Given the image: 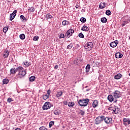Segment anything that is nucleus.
<instances>
[{"label": "nucleus", "mask_w": 130, "mask_h": 130, "mask_svg": "<svg viewBox=\"0 0 130 130\" xmlns=\"http://www.w3.org/2000/svg\"><path fill=\"white\" fill-rule=\"evenodd\" d=\"M17 71L19 72L18 73V77L20 79L23 78V77H25L26 75V70H24V68L22 67H17Z\"/></svg>", "instance_id": "f257e3e1"}, {"label": "nucleus", "mask_w": 130, "mask_h": 130, "mask_svg": "<svg viewBox=\"0 0 130 130\" xmlns=\"http://www.w3.org/2000/svg\"><path fill=\"white\" fill-rule=\"evenodd\" d=\"M89 101H90V100L88 99H83L80 100L78 101V104L81 107L83 106L85 107L88 105V104L89 103Z\"/></svg>", "instance_id": "f03ea898"}, {"label": "nucleus", "mask_w": 130, "mask_h": 130, "mask_svg": "<svg viewBox=\"0 0 130 130\" xmlns=\"http://www.w3.org/2000/svg\"><path fill=\"white\" fill-rule=\"evenodd\" d=\"M103 121H104V116H100L95 118L94 123H95V124H100V123H102Z\"/></svg>", "instance_id": "7ed1b4c3"}, {"label": "nucleus", "mask_w": 130, "mask_h": 130, "mask_svg": "<svg viewBox=\"0 0 130 130\" xmlns=\"http://www.w3.org/2000/svg\"><path fill=\"white\" fill-rule=\"evenodd\" d=\"M84 48L86 49L87 51H90L93 48V43L89 42L86 44L84 46Z\"/></svg>", "instance_id": "20e7f679"}, {"label": "nucleus", "mask_w": 130, "mask_h": 130, "mask_svg": "<svg viewBox=\"0 0 130 130\" xmlns=\"http://www.w3.org/2000/svg\"><path fill=\"white\" fill-rule=\"evenodd\" d=\"M51 106H52V105H51V103L49 102H46L43 106V110H47V109H50Z\"/></svg>", "instance_id": "39448f33"}, {"label": "nucleus", "mask_w": 130, "mask_h": 130, "mask_svg": "<svg viewBox=\"0 0 130 130\" xmlns=\"http://www.w3.org/2000/svg\"><path fill=\"white\" fill-rule=\"evenodd\" d=\"M113 97L116 99L117 98H120L121 97V94H120V92L118 90H115L114 92L113 93Z\"/></svg>", "instance_id": "423d86ee"}, {"label": "nucleus", "mask_w": 130, "mask_h": 130, "mask_svg": "<svg viewBox=\"0 0 130 130\" xmlns=\"http://www.w3.org/2000/svg\"><path fill=\"white\" fill-rule=\"evenodd\" d=\"M104 120L106 123L109 124L112 123V118L110 117H106L104 116Z\"/></svg>", "instance_id": "0eeeda50"}, {"label": "nucleus", "mask_w": 130, "mask_h": 130, "mask_svg": "<svg viewBox=\"0 0 130 130\" xmlns=\"http://www.w3.org/2000/svg\"><path fill=\"white\" fill-rule=\"evenodd\" d=\"M74 30L73 29H69L65 34L66 37H70V36H72L73 35V33H74Z\"/></svg>", "instance_id": "6e6552de"}, {"label": "nucleus", "mask_w": 130, "mask_h": 130, "mask_svg": "<svg viewBox=\"0 0 130 130\" xmlns=\"http://www.w3.org/2000/svg\"><path fill=\"white\" fill-rule=\"evenodd\" d=\"M17 15V10H14L13 12L10 14V21H13V19H15V17H16V15Z\"/></svg>", "instance_id": "1a4fd4ad"}, {"label": "nucleus", "mask_w": 130, "mask_h": 130, "mask_svg": "<svg viewBox=\"0 0 130 130\" xmlns=\"http://www.w3.org/2000/svg\"><path fill=\"white\" fill-rule=\"evenodd\" d=\"M117 44H118V41L116 40L114 42H111L110 44V46H111V47H116V46H117Z\"/></svg>", "instance_id": "9d476101"}, {"label": "nucleus", "mask_w": 130, "mask_h": 130, "mask_svg": "<svg viewBox=\"0 0 130 130\" xmlns=\"http://www.w3.org/2000/svg\"><path fill=\"white\" fill-rule=\"evenodd\" d=\"M115 56L116 58H121V57L123 56V55H122V54H121L120 52H118L115 53Z\"/></svg>", "instance_id": "9b49d317"}, {"label": "nucleus", "mask_w": 130, "mask_h": 130, "mask_svg": "<svg viewBox=\"0 0 130 130\" xmlns=\"http://www.w3.org/2000/svg\"><path fill=\"white\" fill-rule=\"evenodd\" d=\"M18 68L15 69V68H12L11 70H10V73L12 75H15L17 72H18Z\"/></svg>", "instance_id": "f8f14e48"}, {"label": "nucleus", "mask_w": 130, "mask_h": 130, "mask_svg": "<svg viewBox=\"0 0 130 130\" xmlns=\"http://www.w3.org/2000/svg\"><path fill=\"white\" fill-rule=\"evenodd\" d=\"M122 77V75H121V74L120 73H119L114 76V79L115 80H119V79H120Z\"/></svg>", "instance_id": "ddd939ff"}, {"label": "nucleus", "mask_w": 130, "mask_h": 130, "mask_svg": "<svg viewBox=\"0 0 130 130\" xmlns=\"http://www.w3.org/2000/svg\"><path fill=\"white\" fill-rule=\"evenodd\" d=\"M106 7V4L105 3H101L99 5L100 9H104Z\"/></svg>", "instance_id": "4468645a"}, {"label": "nucleus", "mask_w": 130, "mask_h": 130, "mask_svg": "<svg viewBox=\"0 0 130 130\" xmlns=\"http://www.w3.org/2000/svg\"><path fill=\"white\" fill-rule=\"evenodd\" d=\"M98 106V101L94 100L92 103V107L93 108H96Z\"/></svg>", "instance_id": "2eb2a0df"}, {"label": "nucleus", "mask_w": 130, "mask_h": 130, "mask_svg": "<svg viewBox=\"0 0 130 130\" xmlns=\"http://www.w3.org/2000/svg\"><path fill=\"white\" fill-rule=\"evenodd\" d=\"M9 54H10V51H9L8 50H6L4 54V57L6 58V57L9 56Z\"/></svg>", "instance_id": "dca6fc26"}, {"label": "nucleus", "mask_w": 130, "mask_h": 130, "mask_svg": "<svg viewBox=\"0 0 130 130\" xmlns=\"http://www.w3.org/2000/svg\"><path fill=\"white\" fill-rule=\"evenodd\" d=\"M81 30L82 31H89V27H87L86 25H83L82 28H81Z\"/></svg>", "instance_id": "f3484780"}, {"label": "nucleus", "mask_w": 130, "mask_h": 130, "mask_svg": "<svg viewBox=\"0 0 130 130\" xmlns=\"http://www.w3.org/2000/svg\"><path fill=\"white\" fill-rule=\"evenodd\" d=\"M63 92L62 91H59L57 92V93L56 94V97L57 98H59V97H61V96H62Z\"/></svg>", "instance_id": "a211bd4d"}, {"label": "nucleus", "mask_w": 130, "mask_h": 130, "mask_svg": "<svg viewBox=\"0 0 130 130\" xmlns=\"http://www.w3.org/2000/svg\"><path fill=\"white\" fill-rule=\"evenodd\" d=\"M69 107L72 108L75 106V102H70L68 103Z\"/></svg>", "instance_id": "6ab92c4d"}, {"label": "nucleus", "mask_w": 130, "mask_h": 130, "mask_svg": "<svg viewBox=\"0 0 130 130\" xmlns=\"http://www.w3.org/2000/svg\"><path fill=\"white\" fill-rule=\"evenodd\" d=\"M113 96H112V95L110 94L108 96V100H109V101H110V102H112V101H113Z\"/></svg>", "instance_id": "aec40b11"}, {"label": "nucleus", "mask_w": 130, "mask_h": 130, "mask_svg": "<svg viewBox=\"0 0 130 130\" xmlns=\"http://www.w3.org/2000/svg\"><path fill=\"white\" fill-rule=\"evenodd\" d=\"M90 68H91V67L90 66V64H88L85 68L86 73H89V71H90Z\"/></svg>", "instance_id": "412c9836"}, {"label": "nucleus", "mask_w": 130, "mask_h": 130, "mask_svg": "<svg viewBox=\"0 0 130 130\" xmlns=\"http://www.w3.org/2000/svg\"><path fill=\"white\" fill-rule=\"evenodd\" d=\"M128 23H129V20H128L124 21L122 24V26L123 27V26H125V25H126Z\"/></svg>", "instance_id": "4be33fe9"}, {"label": "nucleus", "mask_w": 130, "mask_h": 130, "mask_svg": "<svg viewBox=\"0 0 130 130\" xmlns=\"http://www.w3.org/2000/svg\"><path fill=\"white\" fill-rule=\"evenodd\" d=\"M25 38H26V36L24 34H22L19 35V38H20L21 40H24V39H25Z\"/></svg>", "instance_id": "5701e85b"}, {"label": "nucleus", "mask_w": 130, "mask_h": 130, "mask_svg": "<svg viewBox=\"0 0 130 130\" xmlns=\"http://www.w3.org/2000/svg\"><path fill=\"white\" fill-rule=\"evenodd\" d=\"M9 82V79H4L3 81V83L5 85H7V84H8Z\"/></svg>", "instance_id": "b1692460"}, {"label": "nucleus", "mask_w": 130, "mask_h": 130, "mask_svg": "<svg viewBox=\"0 0 130 130\" xmlns=\"http://www.w3.org/2000/svg\"><path fill=\"white\" fill-rule=\"evenodd\" d=\"M101 21L102 23H106L107 19L106 17H103L101 18Z\"/></svg>", "instance_id": "393cba45"}, {"label": "nucleus", "mask_w": 130, "mask_h": 130, "mask_svg": "<svg viewBox=\"0 0 130 130\" xmlns=\"http://www.w3.org/2000/svg\"><path fill=\"white\" fill-rule=\"evenodd\" d=\"M49 98V96L48 94H45L43 96V99L44 100H46L47 99H48Z\"/></svg>", "instance_id": "a878e982"}, {"label": "nucleus", "mask_w": 130, "mask_h": 130, "mask_svg": "<svg viewBox=\"0 0 130 130\" xmlns=\"http://www.w3.org/2000/svg\"><path fill=\"white\" fill-rule=\"evenodd\" d=\"M35 81V76H31L29 78V82H34Z\"/></svg>", "instance_id": "bb28decb"}, {"label": "nucleus", "mask_w": 130, "mask_h": 130, "mask_svg": "<svg viewBox=\"0 0 130 130\" xmlns=\"http://www.w3.org/2000/svg\"><path fill=\"white\" fill-rule=\"evenodd\" d=\"M106 15H107V16H110V15H111V11L109 10H107L106 11Z\"/></svg>", "instance_id": "cd10ccee"}, {"label": "nucleus", "mask_w": 130, "mask_h": 130, "mask_svg": "<svg viewBox=\"0 0 130 130\" xmlns=\"http://www.w3.org/2000/svg\"><path fill=\"white\" fill-rule=\"evenodd\" d=\"M8 30H9V27H4L3 28V32L4 33H7V32H8Z\"/></svg>", "instance_id": "c85d7f7f"}, {"label": "nucleus", "mask_w": 130, "mask_h": 130, "mask_svg": "<svg viewBox=\"0 0 130 130\" xmlns=\"http://www.w3.org/2000/svg\"><path fill=\"white\" fill-rule=\"evenodd\" d=\"M54 124V121H51L49 122V127H51V126H52V125H53Z\"/></svg>", "instance_id": "c756f323"}, {"label": "nucleus", "mask_w": 130, "mask_h": 130, "mask_svg": "<svg viewBox=\"0 0 130 130\" xmlns=\"http://www.w3.org/2000/svg\"><path fill=\"white\" fill-rule=\"evenodd\" d=\"M80 21L82 23H85V22H86V21H87V20L85 18L82 17L80 19Z\"/></svg>", "instance_id": "7c9ffc66"}, {"label": "nucleus", "mask_w": 130, "mask_h": 130, "mask_svg": "<svg viewBox=\"0 0 130 130\" xmlns=\"http://www.w3.org/2000/svg\"><path fill=\"white\" fill-rule=\"evenodd\" d=\"M47 19H51L52 18V16L50 15V14H47L46 16Z\"/></svg>", "instance_id": "2f4dec72"}, {"label": "nucleus", "mask_w": 130, "mask_h": 130, "mask_svg": "<svg viewBox=\"0 0 130 130\" xmlns=\"http://www.w3.org/2000/svg\"><path fill=\"white\" fill-rule=\"evenodd\" d=\"M23 64L26 66V67H29V66H30V64H29V62L27 61H24Z\"/></svg>", "instance_id": "473e14b6"}, {"label": "nucleus", "mask_w": 130, "mask_h": 130, "mask_svg": "<svg viewBox=\"0 0 130 130\" xmlns=\"http://www.w3.org/2000/svg\"><path fill=\"white\" fill-rule=\"evenodd\" d=\"M79 114H81L82 116L85 115V111L81 110L80 111Z\"/></svg>", "instance_id": "72a5a7b5"}, {"label": "nucleus", "mask_w": 130, "mask_h": 130, "mask_svg": "<svg viewBox=\"0 0 130 130\" xmlns=\"http://www.w3.org/2000/svg\"><path fill=\"white\" fill-rule=\"evenodd\" d=\"M28 11L29 12H31V13H33L35 11V9L33 7H31L29 9H28Z\"/></svg>", "instance_id": "f704fd0d"}, {"label": "nucleus", "mask_w": 130, "mask_h": 130, "mask_svg": "<svg viewBox=\"0 0 130 130\" xmlns=\"http://www.w3.org/2000/svg\"><path fill=\"white\" fill-rule=\"evenodd\" d=\"M13 101H14V100H13V99H12V98H9L7 100V102H8L9 103H11Z\"/></svg>", "instance_id": "c9c22d12"}, {"label": "nucleus", "mask_w": 130, "mask_h": 130, "mask_svg": "<svg viewBox=\"0 0 130 130\" xmlns=\"http://www.w3.org/2000/svg\"><path fill=\"white\" fill-rule=\"evenodd\" d=\"M79 37H80V38H84V35L83 34V33L81 32L78 35Z\"/></svg>", "instance_id": "e433bc0d"}, {"label": "nucleus", "mask_w": 130, "mask_h": 130, "mask_svg": "<svg viewBox=\"0 0 130 130\" xmlns=\"http://www.w3.org/2000/svg\"><path fill=\"white\" fill-rule=\"evenodd\" d=\"M73 47V44L71 43L67 46L68 49H71Z\"/></svg>", "instance_id": "4c0bfd02"}, {"label": "nucleus", "mask_w": 130, "mask_h": 130, "mask_svg": "<svg viewBox=\"0 0 130 130\" xmlns=\"http://www.w3.org/2000/svg\"><path fill=\"white\" fill-rule=\"evenodd\" d=\"M20 18L21 20H23V21H24V20H26V17H25L24 15H20Z\"/></svg>", "instance_id": "58836bf2"}, {"label": "nucleus", "mask_w": 130, "mask_h": 130, "mask_svg": "<svg viewBox=\"0 0 130 130\" xmlns=\"http://www.w3.org/2000/svg\"><path fill=\"white\" fill-rule=\"evenodd\" d=\"M40 130H47V128L45 127V126H41L39 128Z\"/></svg>", "instance_id": "ea45409f"}, {"label": "nucleus", "mask_w": 130, "mask_h": 130, "mask_svg": "<svg viewBox=\"0 0 130 130\" xmlns=\"http://www.w3.org/2000/svg\"><path fill=\"white\" fill-rule=\"evenodd\" d=\"M38 39H39V37H34V38H33L34 41H37V40H38Z\"/></svg>", "instance_id": "a19ab883"}, {"label": "nucleus", "mask_w": 130, "mask_h": 130, "mask_svg": "<svg viewBox=\"0 0 130 130\" xmlns=\"http://www.w3.org/2000/svg\"><path fill=\"white\" fill-rule=\"evenodd\" d=\"M117 109H118L117 107H115V108L112 109V110H113V112H114L116 114V110Z\"/></svg>", "instance_id": "79ce46f5"}, {"label": "nucleus", "mask_w": 130, "mask_h": 130, "mask_svg": "<svg viewBox=\"0 0 130 130\" xmlns=\"http://www.w3.org/2000/svg\"><path fill=\"white\" fill-rule=\"evenodd\" d=\"M54 114H55V115H58L59 113L58 112V110H55L54 111Z\"/></svg>", "instance_id": "37998d69"}, {"label": "nucleus", "mask_w": 130, "mask_h": 130, "mask_svg": "<svg viewBox=\"0 0 130 130\" xmlns=\"http://www.w3.org/2000/svg\"><path fill=\"white\" fill-rule=\"evenodd\" d=\"M59 38H64V34H60Z\"/></svg>", "instance_id": "c03bdc74"}, {"label": "nucleus", "mask_w": 130, "mask_h": 130, "mask_svg": "<svg viewBox=\"0 0 130 130\" xmlns=\"http://www.w3.org/2000/svg\"><path fill=\"white\" fill-rule=\"evenodd\" d=\"M50 93H51L50 90H49V89L48 90L47 95H48V96H49V95H50Z\"/></svg>", "instance_id": "a18cd8bd"}, {"label": "nucleus", "mask_w": 130, "mask_h": 130, "mask_svg": "<svg viewBox=\"0 0 130 130\" xmlns=\"http://www.w3.org/2000/svg\"><path fill=\"white\" fill-rule=\"evenodd\" d=\"M128 120V119L124 118L123 119V122H127V121Z\"/></svg>", "instance_id": "49530a36"}, {"label": "nucleus", "mask_w": 130, "mask_h": 130, "mask_svg": "<svg viewBox=\"0 0 130 130\" xmlns=\"http://www.w3.org/2000/svg\"><path fill=\"white\" fill-rule=\"evenodd\" d=\"M62 24L63 26H66V20H63L62 22Z\"/></svg>", "instance_id": "de8ad7c7"}, {"label": "nucleus", "mask_w": 130, "mask_h": 130, "mask_svg": "<svg viewBox=\"0 0 130 130\" xmlns=\"http://www.w3.org/2000/svg\"><path fill=\"white\" fill-rule=\"evenodd\" d=\"M66 25H69L70 24V21L65 20Z\"/></svg>", "instance_id": "09e8293b"}, {"label": "nucleus", "mask_w": 130, "mask_h": 130, "mask_svg": "<svg viewBox=\"0 0 130 130\" xmlns=\"http://www.w3.org/2000/svg\"><path fill=\"white\" fill-rule=\"evenodd\" d=\"M63 103L64 105H68V102L67 101H64Z\"/></svg>", "instance_id": "8fccbe9b"}, {"label": "nucleus", "mask_w": 130, "mask_h": 130, "mask_svg": "<svg viewBox=\"0 0 130 130\" xmlns=\"http://www.w3.org/2000/svg\"><path fill=\"white\" fill-rule=\"evenodd\" d=\"M54 69L55 70H57V69H58V65H55L54 67Z\"/></svg>", "instance_id": "3c124183"}, {"label": "nucleus", "mask_w": 130, "mask_h": 130, "mask_svg": "<svg viewBox=\"0 0 130 130\" xmlns=\"http://www.w3.org/2000/svg\"><path fill=\"white\" fill-rule=\"evenodd\" d=\"M127 124H130V120H127Z\"/></svg>", "instance_id": "603ef678"}, {"label": "nucleus", "mask_w": 130, "mask_h": 130, "mask_svg": "<svg viewBox=\"0 0 130 130\" xmlns=\"http://www.w3.org/2000/svg\"><path fill=\"white\" fill-rule=\"evenodd\" d=\"M15 130H22V129H21V128H17L15 129Z\"/></svg>", "instance_id": "864d4df0"}, {"label": "nucleus", "mask_w": 130, "mask_h": 130, "mask_svg": "<svg viewBox=\"0 0 130 130\" xmlns=\"http://www.w3.org/2000/svg\"><path fill=\"white\" fill-rule=\"evenodd\" d=\"M76 47H77V48L80 47V45H79V44H77V45H76Z\"/></svg>", "instance_id": "5fc2aeb1"}, {"label": "nucleus", "mask_w": 130, "mask_h": 130, "mask_svg": "<svg viewBox=\"0 0 130 130\" xmlns=\"http://www.w3.org/2000/svg\"><path fill=\"white\" fill-rule=\"evenodd\" d=\"M76 9H78L79 8V6L77 5V6H76Z\"/></svg>", "instance_id": "6e6d98bb"}, {"label": "nucleus", "mask_w": 130, "mask_h": 130, "mask_svg": "<svg viewBox=\"0 0 130 130\" xmlns=\"http://www.w3.org/2000/svg\"><path fill=\"white\" fill-rule=\"evenodd\" d=\"M86 91H90V89H86Z\"/></svg>", "instance_id": "4d7b16f0"}, {"label": "nucleus", "mask_w": 130, "mask_h": 130, "mask_svg": "<svg viewBox=\"0 0 130 130\" xmlns=\"http://www.w3.org/2000/svg\"><path fill=\"white\" fill-rule=\"evenodd\" d=\"M116 101H117V100H116L115 101H114V102H116Z\"/></svg>", "instance_id": "13d9d810"}, {"label": "nucleus", "mask_w": 130, "mask_h": 130, "mask_svg": "<svg viewBox=\"0 0 130 130\" xmlns=\"http://www.w3.org/2000/svg\"><path fill=\"white\" fill-rule=\"evenodd\" d=\"M87 87H88L87 86H86V87H85V88H87Z\"/></svg>", "instance_id": "bf43d9fd"}, {"label": "nucleus", "mask_w": 130, "mask_h": 130, "mask_svg": "<svg viewBox=\"0 0 130 130\" xmlns=\"http://www.w3.org/2000/svg\"><path fill=\"white\" fill-rule=\"evenodd\" d=\"M129 77H130V73L129 74Z\"/></svg>", "instance_id": "052dcab7"}]
</instances>
